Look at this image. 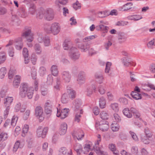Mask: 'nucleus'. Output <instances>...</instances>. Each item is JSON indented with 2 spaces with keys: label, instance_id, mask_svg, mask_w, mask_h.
<instances>
[{
  "label": "nucleus",
  "instance_id": "1",
  "mask_svg": "<svg viewBox=\"0 0 155 155\" xmlns=\"http://www.w3.org/2000/svg\"><path fill=\"white\" fill-rule=\"evenodd\" d=\"M29 13L32 15L35 13L36 18L38 19H42L44 18L48 21L52 20L54 16L53 10H31Z\"/></svg>",
  "mask_w": 155,
  "mask_h": 155
},
{
  "label": "nucleus",
  "instance_id": "2",
  "mask_svg": "<svg viewBox=\"0 0 155 155\" xmlns=\"http://www.w3.org/2000/svg\"><path fill=\"white\" fill-rule=\"evenodd\" d=\"M34 88L32 87H28L26 83H23L20 87L19 95L22 98L26 96L28 99H31L33 95Z\"/></svg>",
  "mask_w": 155,
  "mask_h": 155
},
{
  "label": "nucleus",
  "instance_id": "3",
  "mask_svg": "<svg viewBox=\"0 0 155 155\" xmlns=\"http://www.w3.org/2000/svg\"><path fill=\"white\" fill-rule=\"evenodd\" d=\"M21 36L26 38L27 41L29 43L32 42L34 38V35L31 31V28L28 26L25 28L24 31L22 33Z\"/></svg>",
  "mask_w": 155,
  "mask_h": 155
},
{
  "label": "nucleus",
  "instance_id": "4",
  "mask_svg": "<svg viewBox=\"0 0 155 155\" xmlns=\"http://www.w3.org/2000/svg\"><path fill=\"white\" fill-rule=\"evenodd\" d=\"M61 29L60 24L57 22L52 23L50 28L47 29V32L52 33L54 35H57L60 32Z\"/></svg>",
  "mask_w": 155,
  "mask_h": 155
},
{
  "label": "nucleus",
  "instance_id": "5",
  "mask_svg": "<svg viewBox=\"0 0 155 155\" xmlns=\"http://www.w3.org/2000/svg\"><path fill=\"white\" fill-rule=\"evenodd\" d=\"M48 128L45 127L42 128L41 127H38L37 130L36 136L38 137L44 138L48 131Z\"/></svg>",
  "mask_w": 155,
  "mask_h": 155
},
{
  "label": "nucleus",
  "instance_id": "6",
  "mask_svg": "<svg viewBox=\"0 0 155 155\" xmlns=\"http://www.w3.org/2000/svg\"><path fill=\"white\" fill-rule=\"evenodd\" d=\"M101 139H97V142L94 146V149L96 153L99 155H107V153L101 150L99 146V144L101 141Z\"/></svg>",
  "mask_w": 155,
  "mask_h": 155
},
{
  "label": "nucleus",
  "instance_id": "7",
  "mask_svg": "<svg viewBox=\"0 0 155 155\" xmlns=\"http://www.w3.org/2000/svg\"><path fill=\"white\" fill-rule=\"evenodd\" d=\"M70 57L73 60L78 59L80 57V54L76 48L74 47H72L71 51L70 52Z\"/></svg>",
  "mask_w": 155,
  "mask_h": 155
},
{
  "label": "nucleus",
  "instance_id": "8",
  "mask_svg": "<svg viewBox=\"0 0 155 155\" xmlns=\"http://www.w3.org/2000/svg\"><path fill=\"white\" fill-rule=\"evenodd\" d=\"M69 111V109L67 108H64L59 110H58L57 116L60 117L61 119H64L68 116Z\"/></svg>",
  "mask_w": 155,
  "mask_h": 155
},
{
  "label": "nucleus",
  "instance_id": "9",
  "mask_svg": "<svg viewBox=\"0 0 155 155\" xmlns=\"http://www.w3.org/2000/svg\"><path fill=\"white\" fill-rule=\"evenodd\" d=\"M15 13L13 11L12 12V17L11 24L13 25L17 26L20 25L21 21L17 16V15L15 14Z\"/></svg>",
  "mask_w": 155,
  "mask_h": 155
},
{
  "label": "nucleus",
  "instance_id": "10",
  "mask_svg": "<svg viewBox=\"0 0 155 155\" xmlns=\"http://www.w3.org/2000/svg\"><path fill=\"white\" fill-rule=\"evenodd\" d=\"M74 106V110L76 111H78L80 114L83 113L82 110L81 108L82 103L81 101L79 99L75 100L73 104Z\"/></svg>",
  "mask_w": 155,
  "mask_h": 155
},
{
  "label": "nucleus",
  "instance_id": "11",
  "mask_svg": "<svg viewBox=\"0 0 155 155\" xmlns=\"http://www.w3.org/2000/svg\"><path fill=\"white\" fill-rule=\"evenodd\" d=\"M35 114L36 117L40 120H42L44 118L43 110L41 107L37 106L36 107Z\"/></svg>",
  "mask_w": 155,
  "mask_h": 155
},
{
  "label": "nucleus",
  "instance_id": "12",
  "mask_svg": "<svg viewBox=\"0 0 155 155\" xmlns=\"http://www.w3.org/2000/svg\"><path fill=\"white\" fill-rule=\"evenodd\" d=\"M73 43L70 39H66L64 42L63 46V49L65 50H70L71 51V48L73 46Z\"/></svg>",
  "mask_w": 155,
  "mask_h": 155
},
{
  "label": "nucleus",
  "instance_id": "13",
  "mask_svg": "<svg viewBox=\"0 0 155 155\" xmlns=\"http://www.w3.org/2000/svg\"><path fill=\"white\" fill-rule=\"evenodd\" d=\"M97 87L95 84H92L91 86L87 87L85 90V92L87 96L90 97L93 93V91H96Z\"/></svg>",
  "mask_w": 155,
  "mask_h": 155
},
{
  "label": "nucleus",
  "instance_id": "14",
  "mask_svg": "<svg viewBox=\"0 0 155 155\" xmlns=\"http://www.w3.org/2000/svg\"><path fill=\"white\" fill-rule=\"evenodd\" d=\"M72 135L74 138L79 140L84 137V134L82 130H78L74 131Z\"/></svg>",
  "mask_w": 155,
  "mask_h": 155
},
{
  "label": "nucleus",
  "instance_id": "15",
  "mask_svg": "<svg viewBox=\"0 0 155 155\" xmlns=\"http://www.w3.org/2000/svg\"><path fill=\"white\" fill-rule=\"evenodd\" d=\"M59 155H72L71 150H68L65 147H62L59 149Z\"/></svg>",
  "mask_w": 155,
  "mask_h": 155
},
{
  "label": "nucleus",
  "instance_id": "16",
  "mask_svg": "<svg viewBox=\"0 0 155 155\" xmlns=\"http://www.w3.org/2000/svg\"><path fill=\"white\" fill-rule=\"evenodd\" d=\"M99 128L103 131H107L109 128L108 123L107 121H101L99 125Z\"/></svg>",
  "mask_w": 155,
  "mask_h": 155
},
{
  "label": "nucleus",
  "instance_id": "17",
  "mask_svg": "<svg viewBox=\"0 0 155 155\" xmlns=\"http://www.w3.org/2000/svg\"><path fill=\"white\" fill-rule=\"evenodd\" d=\"M77 81L79 84L84 83L85 81V74L83 72H80L78 74Z\"/></svg>",
  "mask_w": 155,
  "mask_h": 155
},
{
  "label": "nucleus",
  "instance_id": "18",
  "mask_svg": "<svg viewBox=\"0 0 155 155\" xmlns=\"http://www.w3.org/2000/svg\"><path fill=\"white\" fill-rule=\"evenodd\" d=\"M13 44L12 41H10L6 46V47L8 49V54L11 57H13L14 56V51L13 48L12 46Z\"/></svg>",
  "mask_w": 155,
  "mask_h": 155
},
{
  "label": "nucleus",
  "instance_id": "19",
  "mask_svg": "<svg viewBox=\"0 0 155 155\" xmlns=\"http://www.w3.org/2000/svg\"><path fill=\"white\" fill-rule=\"evenodd\" d=\"M45 111L47 114L50 115L52 112V105L50 102H46L45 105Z\"/></svg>",
  "mask_w": 155,
  "mask_h": 155
},
{
  "label": "nucleus",
  "instance_id": "20",
  "mask_svg": "<svg viewBox=\"0 0 155 155\" xmlns=\"http://www.w3.org/2000/svg\"><path fill=\"white\" fill-rule=\"evenodd\" d=\"M67 125L65 123H62L60 125L59 133L61 135L65 134L67 129Z\"/></svg>",
  "mask_w": 155,
  "mask_h": 155
},
{
  "label": "nucleus",
  "instance_id": "21",
  "mask_svg": "<svg viewBox=\"0 0 155 155\" xmlns=\"http://www.w3.org/2000/svg\"><path fill=\"white\" fill-rule=\"evenodd\" d=\"M62 75L63 78L66 82L68 83L70 82L71 78V75L68 71H64L62 73Z\"/></svg>",
  "mask_w": 155,
  "mask_h": 155
},
{
  "label": "nucleus",
  "instance_id": "22",
  "mask_svg": "<svg viewBox=\"0 0 155 155\" xmlns=\"http://www.w3.org/2000/svg\"><path fill=\"white\" fill-rule=\"evenodd\" d=\"M94 78L99 84H102L104 80V78L102 74L100 73H96L94 75Z\"/></svg>",
  "mask_w": 155,
  "mask_h": 155
},
{
  "label": "nucleus",
  "instance_id": "23",
  "mask_svg": "<svg viewBox=\"0 0 155 155\" xmlns=\"http://www.w3.org/2000/svg\"><path fill=\"white\" fill-rule=\"evenodd\" d=\"M92 145V144L91 143L85 144L84 146L83 149H82V150H81V152L84 154H87L91 150Z\"/></svg>",
  "mask_w": 155,
  "mask_h": 155
},
{
  "label": "nucleus",
  "instance_id": "24",
  "mask_svg": "<svg viewBox=\"0 0 155 155\" xmlns=\"http://www.w3.org/2000/svg\"><path fill=\"white\" fill-rule=\"evenodd\" d=\"M67 93L69 97L71 99H73L75 97L76 92L71 88L68 89Z\"/></svg>",
  "mask_w": 155,
  "mask_h": 155
},
{
  "label": "nucleus",
  "instance_id": "25",
  "mask_svg": "<svg viewBox=\"0 0 155 155\" xmlns=\"http://www.w3.org/2000/svg\"><path fill=\"white\" fill-rule=\"evenodd\" d=\"M21 77L18 75H16L13 82V85L15 87H17L20 82Z\"/></svg>",
  "mask_w": 155,
  "mask_h": 155
},
{
  "label": "nucleus",
  "instance_id": "26",
  "mask_svg": "<svg viewBox=\"0 0 155 155\" xmlns=\"http://www.w3.org/2000/svg\"><path fill=\"white\" fill-rule=\"evenodd\" d=\"M111 110L114 112H117L119 110V105L117 103H113L110 104V106Z\"/></svg>",
  "mask_w": 155,
  "mask_h": 155
},
{
  "label": "nucleus",
  "instance_id": "27",
  "mask_svg": "<svg viewBox=\"0 0 155 155\" xmlns=\"http://www.w3.org/2000/svg\"><path fill=\"white\" fill-rule=\"evenodd\" d=\"M90 45L89 44H81L79 46V48L82 52H86L90 48Z\"/></svg>",
  "mask_w": 155,
  "mask_h": 155
},
{
  "label": "nucleus",
  "instance_id": "28",
  "mask_svg": "<svg viewBox=\"0 0 155 155\" xmlns=\"http://www.w3.org/2000/svg\"><path fill=\"white\" fill-rule=\"evenodd\" d=\"M99 104L101 108L103 109L105 108L106 106V101L104 97H102L100 98L99 101Z\"/></svg>",
  "mask_w": 155,
  "mask_h": 155
},
{
  "label": "nucleus",
  "instance_id": "29",
  "mask_svg": "<svg viewBox=\"0 0 155 155\" xmlns=\"http://www.w3.org/2000/svg\"><path fill=\"white\" fill-rule=\"evenodd\" d=\"M109 15V12L107 10H101L98 13V16L99 17H105Z\"/></svg>",
  "mask_w": 155,
  "mask_h": 155
},
{
  "label": "nucleus",
  "instance_id": "30",
  "mask_svg": "<svg viewBox=\"0 0 155 155\" xmlns=\"http://www.w3.org/2000/svg\"><path fill=\"white\" fill-rule=\"evenodd\" d=\"M124 114L128 118H131L132 115V112L128 108H125L124 109L123 111Z\"/></svg>",
  "mask_w": 155,
  "mask_h": 155
},
{
  "label": "nucleus",
  "instance_id": "31",
  "mask_svg": "<svg viewBox=\"0 0 155 155\" xmlns=\"http://www.w3.org/2000/svg\"><path fill=\"white\" fill-rule=\"evenodd\" d=\"M131 95L132 97L135 100H139L142 98L141 94L136 91H133Z\"/></svg>",
  "mask_w": 155,
  "mask_h": 155
},
{
  "label": "nucleus",
  "instance_id": "32",
  "mask_svg": "<svg viewBox=\"0 0 155 155\" xmlns=\"http://www.w3.org/2000/svg\"><path fill=\"white\" fill-rule=\"evenodd\" d=\"M69 98L67 93H64L62 96L61 101L64 104L67 103L69 101Z\"/></svg>",
  "mask_w": 155,
  "mask_h": 155
},
{
  "label": "nucleus",
  "instance_id": "33",
  "mask_svg": "<svg viewBox=\"0 0 155 155\" xmlns=\"http://www.w3.org/2000/svg\"><path fill=\"white\" fill-rule=\"evenodd\" d=\"M15 13H17L18 15L23 18L26 17L28 14V13L26 12L25 10H19V11Z\"/></svg>",
  "mask_w": 155,
  "mask_h": 155
},
{
  "label": "nucleus",
  "instance_id": "34",
  "mask_svg": "<svg viewBox=\"0 0 155 155\" xmlns=\"http://www.w3.org/2000/svg\"><path fill=\"white\" fill-rule=\"evenodd\" d=\"M51 71L52 74L55 76H57L58 73L57 67L56 66L53 65L51 68Z\"/></svg>",
  "mask_w": 155,
  "mask_h": 155
},
{
  "label": "nucleus",
  "instance_id": "35",
  "mask_svg": "<svg viewBox=\"0 0 155 155\" xmlns=\"http://www.w3.org/2000/svg\"><path fill=\"white\" fill-rule=\"evenodd\" d=\"M111 128L113 131L116 132L119 129L120 126L117 123H113L111 125Z\"/></svg>",
  "mask_w": 155,
  "mask_h": 155
},
{
  "label": "nucleus",
  "instance_id": "36",
  "mask_svg": "<svg viewBox=\"0 0 155 155\" xmlns=\"http://www.w3.org/2000/svg\"><path fill=\"white\" fill-rule=\"evenodd\" d=\"M122 8L124 10H130L131 9H134V6L132 3H128L123 5Z\"/></svg>",
  "mask_w": 155,
  "mask_h": 155
},
{
  "label": "nucleus",
  "instance_id": "37",
  "mask_svg": "<svg viewBox=\"0 0 155 155\" xmlns=\"http://www.w3.org/2000/svg\"><path fill=\"white\" fill-rule=\"evenodd\" d=\"M101 118L102 119L107 120L109 117V115L107 112L105 111H102L100 113Z\"/></svg>",
  "mask_w": 155,
  "mask_h": 155
},
{
  "label": "nucleus",
  "instance_id": "38",
  "mask_svg": "<svg viewBox=\"0 0 155 155\" xmlns=\"http://www.w3.org/2000/svg\"><path fill=\"white\" fill-rule=\"evenodd\" d=\"M106 87L103 85H100L98 87V91L101 95L104 94L106 92Z\"/></svg>",
  "mask_w": 155,
  "mask_h": 155
},
{
  "label": "nucleus",
  "instance_id": "39",
  "mask_svg": "<svg viewBox=\"0 0 155 155\" xmlns=\"http://www.w3.org/2000/svg\"><path fill=\"white\" fill-rule=\"evenodd\" d=\"M34 49L37 54H40L41 53V47L39 44H35L34 46Z\"/></svg>",
  "mask_w": 155,
  "mask_h": 155
},
{
  "label": "nucleus",
  "instance_id": "40",
  "mask_svg": "<svg viewBox=\"0 0 155 155\" xmlns=\"http://www.w3.org/2000/svg\"><path fill=\"white\" fill-rule=\"evenodd\" d=\"M13 101V98L12 97H7L4 99V103L5 104V106L9 105Z\"/></svg>",
  "mask_w": 155,
  "mask_h": 155
},
{
  "label": "nucleus",
  "instance_id": "41",
  "mask_svg": "<svg viewBox=\"0 0 155 155\" xmlns=\"http://www.w3.org/2000/svg\"><path fill=\"white\" fill-rule=\"evenodd\" d=\"M74 149L78 154L80 155L81 153V150H82V149L81 145L79 144H77L74 146Z\"/></svg>",
  "mask_w": 155,
  "mask_h": 155
},
{
  "label": "nucleus",
  "instance_id": "42",
  "mask_svg": "<svg viewBox=\"0 0 155 155\" xmlns=\"http://www.w3.org/2000/svg\"><path fill=\"white\" fill-rule=\"evenodd\" d=\"M54 88L56 91H58L60 90V78H57L56 79V82L55 84L54 87Z\"/></svg>",
  "mask_w": 155,
  "mask_h": 155
},
{
  "label": "nucleus",
  "instance_id": "43",
  "mask_svg": "<svg viewBox=\"0 0 155 155\" xmlns=\"http://www.w3.org/2000/svg\"><path fill=\"white\" fill-rule=\"evenodd\" d=\"M7 73V70L5 67H2L0 69V78H3Z\"/></svg>",
  "mask_w": 155,
  "mask_h": 155
},
{
  "label": "nucleus",
  "instance_id": "44",
  "mask_svg": "<svg viewBox=\"0 0 155 155\" xmlns=\"http://www.w3.org/2000/svg\"><path fill=\"white\" fill-rule=\"evenodd\" d=\"M29 129L28 126L27 124H25L22 128V133L21 135L23 137H25Z\"/></svg>",
  "mask_w": 155,
  "mask_h": 155
},
{
  "label": "nucleus",
  "instance_id": "45",
  "mask_svg": "<svg viewBox=\"0 0 155 155\" xmlns=\"http://www.w3.org/2000/svg\"><path fill=\"white\" fill-rule=\"evenodd\" d=\"M37 56L35 53H33L31 54V60L32 64L35 65L36 64L37 61Z\"/></svg>",
  "mask_w": 155,
  "mask_h": 155
},
{
  "label": "nucleus",
  "instance_id": "46",
  "mask_svg": "<svg viewBox=\"0 0 155 155\" xmlns=\"http://www.w3.org/2000/svg\"><path fill=\"white\" fill-rule=\"evenodd\" d=\"M131 112L134 115L136 118H138L140 117V115L137 110L136 109L132 107L130 108Z\"/></svg>",
  "mask_w": 155,
  "mask_h": 155
},
{
  "label": "nucleus",
  "instance_id": "47",
  "mask_svg": "<svg viewBox=\"0 0 155 155\" xmlns=\"http://www.w3.org/2000/svg\"><path fill=\"white\" fill-rule=\"evenodd\" d=\"M144 132L146 136L148 138H151L152 136V133L150 131L148 128H145L144 130Z\"/></svg>",
  "mask_w": 155,
  "mask_h": 155
},
{
  "label": "nucleus",
  "instance_id": "48",
  "mask_svg": "<svg viewBox=\"0 0 155 155\" xmlns=\"http://www.w3.org/2000/svg\"><path fill=\"white\" fill-rule=\"evenodd\" d=\"M127 38L126 35L122 33L120 34L118 36V39L120 41L124 42L126 40Z\"/></svg>",
  "mask_w": 155,
  "mask_h": 155
},
{
  "label": "nucleus",
  "instance_id": "49",
  "mask_svg": "<svg viewBox=\"0 0 155 155\" xmlns=\"http://www.w3.org/2000/svg\"><path fill=\"white\" fill-rule=\"evenodd\" d=\"M112 63L110 62H107L106 63V68L105 69V72L108 73L109 72Z\"/></svg>",
  "mask_w": 155,
  "mask_h": 155
},
{
  "label": "nucleus",
  "instance_id": "50",
  "mask_svg": "<svg viewBox=\"0 0 155 155\" xmlns=\"http://www.w3.org/2000/svg\"><path fill=\"white\" fill-rule=\"evenodd\" d=\"M149 138L146 136H143L141 137V140L145 144H148L150 143Z\"/></svg>",
  "mask_w": 155,
  "mask_h": 155
},
{
  "label": "nucleus",
  "instance_id": "51",
  "mask_svg": "<svg viewBox=\"0 0 155 155\" xmlns=\"http://www.w3.org/2000/svg\"><path fill=\"white\" fill-rule=\"evenodd\" d=\"M5 60V54L3 52L0 53V64L3 63Z\"/></svg>",
  "mask_w": 155,
  "mask_h": 155
},
{
  "label": "nucleus",
  "instance_id": "52",
  "mask_svg": "<svg viewBox=\"0 0 155 155\" xmlns=\"http://www.w3.org/2000/svg\"><path fill=\"white\" fill-rule=\"evenodd\" d=\"M96 37V36L95 35H92L90 36L87 37L85 38H84L83 39V42H85L87 41H90L91 40L95 38Z\"/></svg>",
  "mask_w": 155,
  "mask_h": 155
},
{
  "label": "nucleus",
  "instance_id": "53",
  "mask_svg": "<svg viewBox=\"0 0 155 155\" xmlns=\"http://www.w3.org/2000/svg\"><path fill=\"white\" fill-rule=\"evenodd\" d=\"M46 69L44 67H41L40 68L39 71V73L41 76H43L46 74Z\"/></svg>",
  "mask_w": 155,
  "mask_h": 155
},
{
  "label": "nucleus",
  "instance_id": "54",
  "mask_svg": "<svg viewBox=\"0 0 155 155\" xmlns=\"http://www.w3.org/2000/svg\"><path fill=\"white\" fill-rule=\"evenodd\" d=\"M30 114V110H27L24 114L23 118L24 120H27L29 118Z\"/></svg>",
  "mask_w": 155,
  "mask_h": 155
},
{
  "label": "nucleus",
  "instance_id": "55",
  "mask_svg": "<svg viewBox=\"0 0 155 155\" xmlns=\"http://www.w3.org/2000/svg\"><path fill=\"white\" fill-rule=\"evenodd\" d=\"M18 119V117L17 116H14L12 119L11 122V125L12 126H15Z\"/></svg>",
  "mask_w": 155,
  "mask_h": 155
},
{
  "label": "nucleus",
  "instance_id": "56",
  "mask_svg": "<svg viewBox=\"0 0 155 155\" xmlns=\"http://www.w3.org/2000/svg\"><path fill=\"white\" fill-rule=\"evenodd\" d=\"M20 144V141L19 140L17 141L15 143L13 148V151L14 152H16L19 147V145Z\"/></svg>",
  "mask_w": 155,
  "mask_h": 155
},
{
  "label": "nucleus",
  "instance_id": "57",
  "mask_svg": "<svg viewBox=\"0 0 155 155\" xmlns=\"http://www.w3.org/2000/svg\"><path fill=\"white\" fill-rule=\"evenodd\" d=\"M113 119L116 122H119L121 120V117L119 115L115 113L113 115Z\"/></svg>",
  "mask_w": 155,
  "mask_h": 155
},
{
  "label": "nucleus",
  "instance_id": "58",
  "mask_svg": "<svg viewBox=\"0 0 155 155\" xmlns=\"http://www.w3.org/2000/svg\"><path fill=\"white\" fill-rule=\"evenodd\" d=\"M108 148L112 152H115L116 148L115 145L113 143H110L108 145Z\"/></svg>",
  "mask_w": 155,
  "mask_h": 155
},
{
  "label": "nucleus",
  "instance_id": "59",
  "mask_svg": "<svg viewBox=\"0 0 155 155\" xmlns=\"http://www.w3.org/2000/svg\"><path fill=\"white\" fill-rule=\"evenodd\" d=\"M131 151L132 154L137 155L138 153V149L137 146H133L131 149Z\"/></svg>",
  "mask_w": 155,
  "mask_h": 155
},
{
  "label": "nucleus",
  "instance_id": "60",
  "mask_svg": "<svg viewBox=\"0 0 155 155\" xmlns=\"http://www.w3.org/2000/svg\"><path fill=\"white\" fill-rule=\"evenodd\" d=\"M107 98L109 101H112L114 100V97L113 94L110 92H108L107 93Z\"/></svg>",
  "mask_w": 155,
  "mask_h": 155
},
{
  "label": "nucleus",
  "instance_id": "61",
  "mask_svg": "<svg viewBox=\"0 0 155 155\" xmlns=\"http://www.w3.org/2000/svg\"><path fill=\"white\" fill-rule=\"evenodd\" d=\"M22 54L24 57H28L29 56V52L28 49L25 48L23 49Z\"/></svg>",
  "mask_w": 155,
  "mask_h": 155
},
{
  "label": "nucleus",
  "instance_id": "62",
  "mask_svg": "<svg viewBox=\"0 0 155 155\" xmlns=\"http://www.w3.org/2000/svg\"><path fill=\"white\" fill-rule=\"evenodd\" d=\"M81 4L78 1H77L73 5V7L74 8L76 9H81Z\"/></svg>",
  "mask_w": 155,
  "mask_h": 155
},
{
  "label": "nucleus",
  "instance_id": "63",
  "mask_svg": "<svg viewBox=\"0 0 155 155\" xmlns=\"http://www.w3.org/2000/svg\"><path fill=\"white\" fill-rule=\"evenodd\" d=\"M23 47V43L21 41L20 43H17L15 45V47L16 49L18 50H21Z\"/></svg>",
  "mask_w": 155,
  "mask_h": 155
},
{
  "label": "nucleus",
  "instance_id": "64",
  "mask_svg": "<svg viewBox=\"0 0 155 155\" xmlns=\"http://www.w3.org/2000/svg\"><path fill=\"white\" fill-rule=\"evenodd\" d=\"M148 152L144 148H142L140 150V153L138 154V155H147Z\"/></svg>",
  "mask_w": 155,
  "mask_h": 155
}]
</instances>
